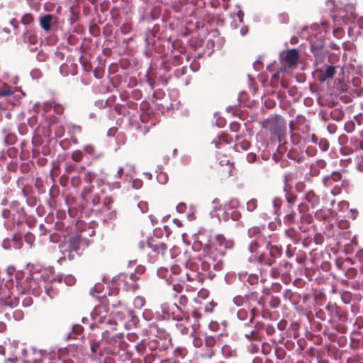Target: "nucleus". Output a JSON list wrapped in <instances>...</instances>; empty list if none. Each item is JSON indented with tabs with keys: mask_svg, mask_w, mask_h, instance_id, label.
<instances>
[{
	"mask_svg": "<svg viewBox=\"0 0 363 363\" xmlns=\"http://www.w3.org/2000/svg\"><path fill=\"white\" fill-rule=\"evenodd\" d=\"M171 346L170 340L143 339L135 347L138 354L143 355L145 363H153L156 359H164Z\"/></svg>",
	"mask_w": 363,
	"mask_h": 363,
	"instance_id": "f257e3e1",
	"label": "nucleus"
},
{
	"mask_svg": "<svg viewBox=\"0 0 363 363\" xmlns=\"http://www.w3.org/2000/svg\"><path fill=\"white\" fill-rule=\"evenodd\" d=\"M262 127L268 130L272 140L281 143L286 136V122L279 115H272L262 122Z\"/></svg>",
	"mask_w": 363,
	"mask_h": 363,
	"instance_id": "f03ea898",
	"label": "nucleus"
},
{
	"mask_svg": "<svg viewBox=\"0 0 363 363\" xmlns=\"http://www.w3.org/2000/svg\"><path fill=\"white\" fill-rule=\"evenodd\" d=\"M140 277L135 273L126 274L121 273L113 277L111 281V286L117 290L122 289L125 291H135L139 286L137 281Z\"/></svg>",
	"mask_w": 363,
	"mask_h": 363,
	"instance_id": "7ed1b4c3",
	"label": "nucleus"
},
{
	"mask_svg": "<svg viewBox=\"0 0 363 363\" xmlns=\"http://www.w3.org/2000/svg\"><path fill=\"white\" fill-rule=\"evenodd\" d=\"M43 284L44 280L35 279L30 274L24 280L18 282L17 286L21 294H32L38 296L42 291L41 286Z\"/></svg>",
	"mask_w": 363,
	"mask_h": 363,
	"instance_id": "20e7f679",
	"label": "nucleus"
},
{
	"mask_svg": "<svg viewBox=\"0 0 363 363\" xmlns=\"http://www.w3.org/2000/svg\"><path fill=\"white\" fill-rule=\"evenodd\" d=\"M26 213L24 207L21 206L18 201H12L9 205V208L2 210L1 216L4 219L12 221L13 223H20L26 218Z\"/></svg>",
	"mask_w": 363,
	"mask_h": 363,
	"instance_id": "39448f33",
	"label": "nucleus"
},
{
	"mask_svg": "<svg viewBox=\"0 0 363 363\" xmlns=\"http://www.w3.org/2000/svg\"><path fill=\"white\" fill-rule=\"evenodd\" d=\"M203 253H204L206 260H207L211 268L213 269L214 272H218L223 269V257L222 256V252L216 253L215 248L203 246Z\"/></svg>",
	"mask_w": 363,
	"mask_h": 363,
	"instance_id": "423d86ee",
	"label": "nucleus"
},
{
	"mask_svg": "<svg viewBox=\"0 0 363 363\" xmlns=\"http://www.w3.org/2000/svg\"><path fill=\"white\" fill-rule=\"evenodd\" d=\"M234 241L230 239H227L222 234H217L214 237V240L212 243L206 244L204 247H211L216 249V253L222 252V256L224 257L227 250H231L234 247Z\"/></svg>",
	"mask_w": 363,
	"mask_h": 363,
	"instance_id": "0eeeda50",
	"label": "nucleus"
},
{
	"mask_svg": "<svg viewBox=\"0 0 363 363\" xmlns=\"http://www.w3.org/2000/svg\"><path fill=\"white\" fill-rule=\"evenodd\" d=\"M104 189L99 191H94V185H87L84 186L81 197L86 202L91 203L93 206H98L101 200V195L104 194Z\"/></svg>",
	"mask_w": 363,
	"mask_h": 363,
	"instance_id": "6e6552de",
	"label": "nucleus"
},
{
	"mask_svg": "<svg viewBox=\"0 0 363 363\" xmlns=\"http://www.w3.org/2000/svg\"><path fill=\"white\" fill-rule=\"evenodd\" d=\"M149 331L150 334L156 337V340H170V342H172L169 333L162 323L155 322L150 323L149 325Z\"/></svg>",
	"mask_w": 363,
	"mask_h": 363,
	"instance_id": "1a4fd4ad",
	"label": "nucleus"
},
{
	"mask_svg": "<svg viewBox=\"0 0 363 363\" xmlns=\"http://www.w3.org/2000/svg\"><path fill=\"white\" fill-rule=\"evenodd\" d=\"M21 39L31 51L37 50L36 45L38 43V37L35 29L26 28L22 33Z\"/></svg>",
	"mask_w": 363,
	"mask_h": 363,
	"instance_id": "9d476101",
	"label": "nucleus"
},
{
	"mask_svg": "<svg viewBox=\"0 0 363 363\" xmlns=\"http://www.w3.org/2000/svg\"><path fill=\"white\" fill-rule=\"evenodd\" d=\"M113 201L112 196H105L103 200V205L99 210L101 213L104 214V218L106 220H114L117 217L116 211L112 209Z\"/></svg>",
	"mask_w": 363,
	"mask_h": 363,
	"instance_id": "9b49d317",
	"label": "nucleus"
},
{
	"mask_svg": "<svg viewBox=\"0 0 363 363\" xmlns=\"http://www.w3.org/2000/svg\"><path fill=\"white\" fill-rule=\"evenodd\" d=\"M147 245L148 248L150 249L152 252L154 254L153 256L155 257H157L160 255L163 257L167 250V245L157 238H148L147 240Z\"/></svg>",
	"mask_w": 363,
	"mask_h": 363,
	"instance_id": "f8f14e48",
	"label": "nucleus"
},
{
	"mask_svg": "<svg viewBox=\"0 0 363 363\" xmlns=\"http://www.w3.org/2000/svg\"><path fill=\"white\" fill-rule=\"evenodd\" d=\"M281 62L288 67H296L298 61V52L296 49H290L281 53Z\"/></svg>",
	"mask_w": 363,
	"mask_h": 363,
	"instance_id": "ddd939ff",
	"label": "nucleus"
},
{
	"mask_svg": "<svg viewBox=\"0 0 363 363\" xmlns=\"http://www.w3.org/2000/svg\"><path fill=\"white\" fill-rule=\"evenodd\" d=\"M43 110L45 113L50 112L52 109H53L54 112L57 115H62L65 111L64 106L57 102L55 99H52L50 100L46 101L43 104L42 106Z\"/></svg>",
	"mask_w": 363,
	"mask_h": 363,
	"instance_id": "4468645a",
	"label": "nucleus"
},
{
	"mask_svg": "<svg viewBox=\"0 0 363 363\" xmlns=\"http://www.w3.org/2000/svg\"><path fill=\"white\" fill-rule=\"evenodd\" d=\"M57 17L52 14L42 15L39 18L40 28L46 33L50 31L53 24L57 23Z\"/></svg>",
	"mask_w": 363,
	"mask_h": 363,
	"instance_id": "2eb2a0df",
	"label": "nucleus"
},
{
	"mask_svg": "<svg viewBox=\"0 0 363 363\" xmlns=\"http://www.w3.org/2000/svg\"><path fill=\"white\" fill-rule=\"evenodd\" d=\"M287 157L298 164L303 163L306 159L303 151L300 148L292 147L286 155Z\"/></svg>",
	"mask_w": 363,
	"mask_h": 363,
	"instance_id": "dca6fc26",
	"label": "nucleus"
},
{
	"mask_svg": "<svg viewBox=\"0 0 363 363\" xmlns=\"http://www.w3.org/2000/svg\"><path fill=\"white\" fill-rule=\"evenodd\" d=\"M325 310L328 313L327 318L329 321H332L336 318H341L342 316V314H340V308L335 304L328 303L325 306Z\"/></svg>",
	"mask_w": 363,
	"mask_h": 363,
	"instance_id": "f3484780",
	"label": "nucleus"
},
{
	"mask_svg": "<svg viewBox=\"0 0 363 363\" xmlns=\"http://www.w3.org/2000/svg\"><path fill=\"white\" fill-rule=\"evenodd\" d=\"M82 239L79 236H74L69 238L68 241L69 250L75 252L77 255L80 254Z\"/></svg>",
	"mask_w": 363,
	"mask_h": 363,
	"instance_id": "a211bd4d",
	"label": "nucleus"
},
{
	"mask_svg": "<svg viewBox=\"0 0 363 363\" xmlns=\"http://www.w3.org/2000/svg\"><path fill=\"white\" fill-rule=\"evenodd\" d=\"M186 279L189 281L192 282L194 284L193 288L196 291L201 285V279L199 274L195 272H186Z\"/></svg>",
	"mask_w": 363,
	"mask_h": 363,
	"instance_id": "6ab92c4d",
	"label": "nucleus"
},
{
	"mask_svg": "<svg viewBox=\"0 0 363 363\" xmlns=\"http://www.w3.org/2000/svg\"><path fill=\"white\" fill-rule=\"evenodd\" d=\"M108 314L107 306L105 305H99L95 307L93 311V316L96 318L99 316V322H101L103 319L106 318Z\"/></svg>",
	"mask_w": 363,
	"mask_h": 363,
	"instance_id": "aec40b11",
	"label": "nucleus"
},
{
	"mask_svg": "<svg viewBox=\"0 0 363 363\" xmlns=\"http://www.w3.org/2000/svg\"><path fill=\"white\" fill-rule=\"evenodd\" d=\"M320 80L323 82L329 78H333L335 73V67L333 65L326 66L325 69L320 71Z\"/></svg>",
	"mask_w": 363,
	"mask_h": 363,
	"instance_id": "412c9836",
	"label": "nucleus"
},
{
	"mask_svg": "<svg viewBox=\"0 0 363 363\" xmlns=\"http://www.w3.org/2000/svg\"><path fill=\"white\" fill-rule=\"evenodd\" d=\"M15 91V87H12L6 83L0 82V96H10L14 94Z\"/></svg>",
	"mask_w": 363,
	"mask_h": 363,
	"instance_id": "4be33fe9",
	"label": "nucleus"
},
{
	"mask_svg": "<svg viewBox=\"0 0 363 363\" xmlns=\"http://www.w3.org/2000/svg\"><path fill=\"white\" fill-rule=\"evenodd\" d=\"M326 167V162L324 160H318L315 163L311 164V172L313 176L318 175L320 169Z\"/></svg>",
	"mask_w": 363,
	"mask_h": 363,
	"instance_id": "5701e85b",
	"label": "nucleus"
},
{
	"mask_svg": "<svg viewBox=\"0 0 363 363\" xmlns=\"http://www.w3.org/2000/svg\"><path fill=\"white\" fill-rule=\"evenodd\" d=\"M305 199L311 203L312 208L315 207L319 203V196L315 194L313 190H310L305 194Z\"/></svg>",
	"mask_w": 363,
	"mask_h": 363,
	"instance_id": "b1692460",
	"label": "nucleus"
},
{
	"mask_svg": "<svg viewBox=\"0 0 363 363\" xmlns=\"http://www.w3.org/2000/svg\"><path fill=\"white\" fill-rule=\"evenodd\" d=\"M267 248L269 250V255L275 259L281 255L282 248L281 246L272 245V242H267Z\"/></svg>",
	"mask_w": 363,
	"mask_h": 363,
	"instance_id": "393cba45",
	"label": "nucleus"
},
{
	"mask_svg": "<svg viewBox=\"0 0 363 363\" xmlns=\"http://www.w3.org/2000/svg\"><path fill=\"white\" fill-rule=\"evenodd\" d=\"M201 267L203 272H207L209 277L213 278L216 276V272H214L213 269L212 270L209 263L207 262V260H206V257H204V253H203V259L201 260Z\"/></svg>",
	"mask_w": 363,
	"mask_h": 363,
	"instance_id": "a878e982",
	"label": "nucleus"
},
{
	"mask_svg": "<svg viewBox=\"0 0 363 363\" xmlns=\"http://www.w3.org/2000/svg\"><path fill=\"white\" fill-rule=\"evenodd\" d=\"M285 199L287 202L288 209H293L298 199L297 196L291 191H286Z\"/></svg>",
	"mask_w": 363,
	"mask_h": 363,
	"instance_id": "bb28decb",
	"label": "nucleus"
},
{
	"mask_svg": "<svg viewBox=\"0 0 363 363\" xmlns=\"http://www.w3.org/2000/svg\"><path fill=\"white\" fill-rule=\"evenodd\" d=\"M342 179V174L340 172H332L330 177L324 179V183L326 186L332 185L333 182H339Z\"/></svg>",
	"mask_w": 363,
	"mask_h": 363,
	"instance_id": "cd10ccee",
	"label": "nucleus"
},
{
	"mask_svg": "<svg viewBox=\"0 0 363 363\" xmlns=\"http://www.w3.org/2000/svg\"><path fill=\"white\" fill-rule=\"evenodd\" d=\"M296 213L294 209H288V212L284 218V222L285 224L290 225L296 223Z\"/></svg>",
	"mask_w": 363,
	"mask_h": 363,
	"instance_id": "c85d7f7f",
	"label": "nucleus"
},
{
	"mask_svg": "<svg viewBox=\"0 0 363 363\" xmlns=\"http://www.w3.org/2000/svg\"><path fill=\"white\" fill-rule=\"evenodd\" d=\"M258 261L259 263L268 266H272L276 262V259L272 257L270 255L269 256L266 254H261L259 256Z\"/></svg>",
	"mask_w": 363,
	"mask_h": 363,
	"instance_id": "c756f323",
	"label": "nucleus"
},
{
	"mask_svg": "<svg viewBox=\"0 0 363 363\" xmlns=\"http://www.w3.org/2000/svg\"><path fill=\"white\" fill-rule=\"evenodd\" d=\"M188 354V350L184 347H177L173 350L174 358L176 359H184Z\"/></svg>",
	"mask_w": 363,
	"mask_h": 363,
	"instance_id": "7c9ffc66",
	"label": "nucleus"
},
{
	"mask_svg": "<svg viewBox=\"0 0 363 363\" xmlns=\"http://www.w3.org/2000/svg\"><path fill=\"white\" fill-rule=\"evenodd\" d=\"M200 357L204 359H211L215 354V349H211L205 345L201 347Z\"/></svg>",
	"mask_w": 363,
	"mask_h": 363,
	"instance_id": "2f4dec72",
	"label": "nucleus"
},
{
	"mask_svg": "<svg viewBox=\"0 0 363 363\" xmlns=\"http://www.w3.org/2000/svg\"><path fill=\"white\" fill-rule=\"evenodd\" d=\"M344 115V112L340 108H335L330 112V117L336 121H342Z\"/></svg>",
	"mask_w": 363,
	"mask_h": 363,
	"instance_id": "473e14b6",
	"label": "nucleus"
},
{
	"mask_svg": "<svg viewBox=\"0 0 363 363\" xmlns=\"http://www.w3.org/2000/svg\"><path fill=\"white\" fill-rule=\"evenodd\" d=\"M286 235L293 240L294 242H298L300 239L298 232L294 228H289L285 231Z\"/></svg>",
	"mask_w": 363,
	"mask_h": 363,
	"instance_id": "72a5a7b5",
	"label": "nucleus"
},
{
	"mask_svg": "<svg viewBox=\"0 0 363 363\" xmlns=\"http://www.w3.org/2000/svg\"><path fill=\"white\" fill-rule=\"evenodd\" d=\"M232 140H233V138L230 135H229L227 133H223L222 134H220L219 135L218 140L214 141L213 143H215L216 147H219V144H220L222 143L228 144V143H231Z\"/></svg>",
	"mask_w": 363,
	"mask_h": 363,
	"instance_id": "f704fd0d",
	"label": "nucleus"
},
{
	"mask_svg": "<svg viewBox=\"0 0 363 363\" xmlns=\"http://www.w3.org/2000/svg\"><path fill=\"white\" fill-rule=\"evenodd\" d=\"M245 337L249 341H260L262 338V334L259 333L255 329L245 334Z\"/></svg>",
	"mask_w": 363,
	"mask_h": 363,
	"instance_id": "c9c22d12",
	"label": "nucleus"
},
{
	"mask_svg": "<svg viewBox=\"0 0 363 363\" xmlns=\"http://www.w3.org/2000/svg\"><path fill=\"white\" fill-rule=\"evenodd\" d=\"M223 160H220V164L221 166L226 165L227 174L228 176H231L233 174V171L234 169V164L233 162H230V160L227 159L225 156H223Z\"/></svg>",
	"mask_w": 363,
	"mask_h": 363,
	"instance_id": "e433bc0d",
	"label": "nucleus"
},
{
	"mask_svg": "<svg viewBox=\"0 0 363 363\" xmlns=\"http://www.w3.org/2000/svg\"><path fill=\"white\" fill-rule=\"evenodd\" d=\"M262 230H264V226L262 227H252L248 230V235L251 238H258L261 236Z\"/></svg>",
	"mask_w": 363,
	"mask_h": 363,
	"instance_id": "4c0bfd02",
	"label": "nucleus"
},
{
	"mask_svg": "<svg viewBox=\"0 0 363 363\" xmlns=\"http://www.w3.org/2000/svg\"><path fill=\"white\" fill-rule=\"evenodd\" d=\"M4 304L10 307H16L19 304V298L12 296H9L4 300Z\"/></svg>",
	"mask_w": 363,
	"mask_h": 363,
	"instance_id": "58836bf2",
	"label": "nucleus"
},
{
	"mask_svg": "<svg viewBox=\"0 0 363 363\" xmlns=\"http://www.w3.org/2000/svg\"><path fill=\"white\" fill-rule=\"evenodd\" d=\"M13 247L15 249H20L23 245L22 236L19 233H16L13 236L12 238Z\"/></svg>",
	"mask_w": 363,
	"mask_h": 363,
	"instance_id": "ea45409f",
	"label": "nucleus"
},
{
	"mask_svg": "<svg viewBox=\"0 0 363 363\" xmlns=\"http://www.w3.org/2000/svg\"><path fill=\"white\" fill-rule=\"evenodd\" d=\"M282 205V200L280 198H274L273 199V206L274 208V213L277 216L281 215V207Z\"/></svg>",
	"mask_w": 363,
	"mask_h": 363,
	"instance_id": "a19ab883",
	"label": "nucleus"
},
{
	"mask_svg": "<svg viewBox=\"0 0 363 363\" xmlns=\"http://www.w3.org/2000/svg\"><path fill=\"white\" fill-rule=\"evenodd\" d=\"M21 22L25 26H29L34 22V17L30 13H25L21 17Z\"/></svg>",
	"mask_w": 363,
	"mask_h": 363,
	"instance_id": "79ce46f5",
	"label": "nucleus"
},
{
	"mask_svg": "<svg viewBox=\"0 0 363 363\" xmlns=\"http://www.w3.org/2000/svg\"><path fill=\"white\" fill-rule=\"evenodd\" d=\"M176 329L182 335H186L189 333V326L184 323H177L176 324Z\"/></svg>",
	"mask_w": 363,
	"mask_h": 363,
	"instance_id": "37998d69",
	"label": "nucleus"
},
{
	"mask_svg": "<svg viewBox=\"0 0 363 363\" xmlns=\"http://www.w3.org/2000/svg\"><path fill=\"white\" fill-rule=\"evenodd\" d=\"M217 342V340L213 336H206L204 340V345L206 347L214 349Z\"/></svg>",
	"mask_w": 363,
	"mask_h": 363,
	"instance_id": "c03bdc74",
	"label": "nucleus"
},
{
	"mask_svg": "<svg viewBox=\"0 0 363 363\" xmlns=\"http://www.w3.org/2000/svg\"><path fill=\"white\" fill-rule=\"evenodd\" d=\"M283 298L285 301H289L290 303H294V293L291 289H285L283 293Z\"/></svg>",
	"mask_w": 363,
	"mask_h": 363,
	"instance_id": "a18cd8bd",
	"label": "nucleus"
},
{
	"mask_svg": "<svg viewBox=\"0 0 363 363\" xmlns=\"http://www.w3.org/2000/svg\"><path fill=\"white\" fill-rule=\"evenodd\" d=\"M43 285H44V289H45V291L46 294L50 298H53L57 294L55 290L54 289H52V286L48 283L45 282V284H43Z\"/></svg>",
	"mask_w": 363,
	"mask_h": 363,
	"instance_id": "49530a36",
	"label": "nucleus"
},
{
	"mask_svg": "<svg viewBox=\"0 0 363 363\" xmlns=\"http://www.w3.org/2000/svg\"><path fill=\"white\" fill-rule=\"evenodd\" d=\"M65 129L62 125L58 124L56 126H55L54 133H55V137L60 138L65 135Z\"/></svg>",
	"mask_w": 363,
	"mask_h": 363,
	"instance_id": "de8ad7c7",
	"label": "nucleus"
},
{
	"mask_svg": "<svg viewBox=\"0 0 363 363\" xmlns=\"http://www.w3.org/2000/svg\"><path fill=\"white\" fill-rule=\"evenodd\" d=\"M281 303V300L278 296H270L269 304L272 308H277Z\"/></svg>",
	"mask_w": 363,
	"mask_h": 363,
	"instance_id": "09e8293b",
	"label": "nucleus"
},
{
	"mask_svg": "<svg viewBox=\"0 0 363 363\" xmlns=\"http://www.w3.org/2000/svg\"><path fill=\"white\" fill-rule=\"evenodd\" d=\"M95 177L96 175L94 173L90 171H87L86 172L84 173L83 180L84 182L87 183L88 185H92L91 183L95 179Z\"/></svg>",
	"mask_w": 363,
	"mask_h": 363,
	"instance_id": "8fccbe9b",
	"label": "nucleus"
},
{
	"mask_svg": "<svg viewBox=\"0 0 363 363\" xmlns=\"http://www.w3.org/2000/svg\"><path fill=\"white\" fill-rule=\"evenodd\" d=\"M145 303V298L143 296H136L133 301V305L136 308H141Z\"/></svg>",
	"mask_w": 363,
	"mask_h": 363,
	"instance_id": "3c124183",
	"label": "nucleus"
},
{
	"mask_svg": "<svg viewBox=\"0 0 363 363\" xmlns=\"http://www.w3.org/2000/svg\"><path fill=\"white\" fill-rule=\"evenodd\" d=\"M46 119L48 121L50 128H52L54 125L56 126L60 122V118L53 115L48 116Z\"/></svg>",
	"mask_w": 363,
	"mask_h": 363,
	"instance_id": "603ef678",
	"label": "nucleus"
},
{
	"mask_svg": "<svg viewBox=\"0 0 363 363\" xmlns=\"http://www.w3.org/2000/svg\"><path fill=\"white\" fill-rule=\"evenodd\" d=\"M254 295H255V293H251L249 295H246L245 296V298H243L241 296H237L234 297L233 302L237 306H241L244 303L245 299H249L250 296H253Z\"/></svg>",
	"mask_w": 363,
	"mask_h": 363,
	"instance_id": "864d4df0",
	"label": "nucleus"
},
{
	"mask_svg": "<svg viewBox=\"0 0 363 363\" xmlns=\"http://www.w3.org/2000/svg\"><path fill=\"white\" fill-rule=\"evenodd\" d=\"M16 136L13 133H8L4 139V142L7 145H11L16 143Z\"/></svg>",
	"mask_w": 363,
	"mask_h": 363,
	"instance_id": "5fc2aeb1",
	"label": "nucleus"
},
{
	"mask_svg": "<svg viewBox=\"0 0 363 363\" xmlns=\"http://www.w3.org/2000/svg\"><path fill=\"white\" fill-rule=\"evenodd\" d=\"M71 158L76 162H81L84 158V155L81 150H75L72 153Z\"/></svg>",
	"mask_w": 363,
	"mask_h": 363,
	"instance_id": "6e6d98bb",
	"label": "nucleus"
},
{
	"mask_svg": "<svg viewBox=\"0 0 363 363\" xmlns=\"http://www.w3.org/2000/svg\"><path fill=\"white\" fill-rule=\"evenodd\" d=\"M258 206L257 200L255 199H252L247 203V209L250 212L254 211Z\"/></svg>",
	"mask_w": 363,
	"mask_h": 363,
	"instance_id": "4d7b16f0",
	"label": "nucleus"
},
{
	"mask_svg": "<svg viewBox=\"0 0 363 363\" xmlns=\"http://www.w3.org/2000/svg\"><path fill=\"white\" fill-rule=\"evenodd\" d=\"M318 145L322 151H327L330 147L329 141L326 138H320Z\"/></svg>",
	"mask_w": 363,
	"mask_h": 363,
	"instance_id": "13d9d810",
	"label": "nucleus"
},
{
	"mask_svg": "<svg viewBox=\"0 0 363 363\" xmlns=\"http://www.w3.org/2000/svg\"><path fill=\"white\" fill-rule=\"evenodd\" d=\"M302 140L301 135L298 133H291V142L294 145H298L301 143Z\"/></svg>",
	"mask_w": 363,
	"mask_h": 363,
	"instance_id": "bf43d9fd",
	"label": "nucleus"
},
{
	"mask_svg": "<svg viewBox=\"0 0 363 363\" xmlns=\"http://www.w3.org/2000/svg\"><path fill=\"white\" fill-rule=\"evenodd\" d=\"M143 317L147 321L152 320L154 318V313L151 309L146 308L143 312Z\"/></svg>",
	"mask_w": 363,
	"mask_h": 363,
	"instance_id": "052dcab7",
	"label": "nucleus"
},
{
	"mask_svg": "<svg viewBox=\"0 0 363 363\" xmlns=\"http://www.w3.org/2000/svg\"><path fill=\"white\" fill-rule=\"evenodd\" d=\"M21 192L25 197H28L33 193V188L29 184L24 185L21 188Z\"/></svg>",
	"mask_w": 363,
	"mask_h": 363,
	"instance_id": "680f3d73",
	"label": "nucleus"
},
{
	"mask_svg": "<svg viewBox=\"0 0 363 363\" xmlns=\"http://www.w3.org/2000/svg\"><path fill=\"white\" fill-rule=\"evenodd\" d=\"M34 185L38 189V193L43 194L45 192L43 182L40 178H36Z\"/></svg>",
	"mask_w": 363,
	"mask_h": 363,
	"instance_id": "e2e57ef3",
	"label": "nucleus"
},
{
	"mask_svg": "<svg viewBox=\"0 0 363 363\" xmlns=\"http://www.w3.org/2000/svg\"><path fill=\"white\" fill-rule=\"evenodd\" d=\"M351 147L354 149V151H357L360 149V140L357 138L353 137L350 139Z\"/></svg>",
	"mask_w": 363,
	"mask_h": 363,
	"instance_id": "0e129e2a",
	"label": "nucleus"
},
{
	"mask_svg": "<svg viewBox=\"0 0 363 363\" xmlns=\"http://www.w3.org/2000/svg\"><path fill=\"white\" fill-rule=\"evenodd\" d=\"M71 185L74 188H79L82 184V179L79 176H75L71 178Z\"/></svg>",
	"mask_w": 363,
	"mask_h": 363,
	"instance_id": "69168bd1",
	"label": "nucleus"
},
{
	"mask_svg": "<svg viewBox=\"0 0 363 363\" xmlns=\"http://www.w3.org/2000/svg\"><path fill=\"white\" fill-rule=\"evenodd\" d=\"M281 273V269L279 267H274L270 270V275L274 279H277L279 277Z\"/></svg>",
	"mask_w": 363,
	"mask_h": 363,
	"instance_id": "338daca9",
	"label": "nucleus"
},
{
	"mask_svg": "<svg viewBox=\"0 0 363 363\" xmlns=\"http://www.w3.org/2000/svg\"><path fill=\"white\" fill-rule=\"evenodd\" d=\"M132 30V25L129 23H125L121 26V33L126 35L129 33Z\"/></svg>",
	"mask_w": 363,
	"mask_h": 363,
	"instance_id": "774afa93",
	"label": "nucleus"
}]
</instances>
